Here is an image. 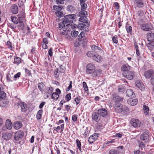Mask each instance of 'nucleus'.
<instances>
[{"label": "nucleus", "instance_id": "473e14b6", "mask_svg": "<svg viewBox=\"0 0 154 154\" xmlns=\"http://www.w3.org/2000/svg\"><path fill=\"white\" fill-rule=\"evenodd\" d=\"M93 59L97 62H100L102 60V58L101 57L98 55H95Z\"/></svg>", "mask_w": 154, "mask_h": 154}, {"label": "nucleus", "instance_id": "6e6552de", "mask_svg": "<svg viewBox=\"0 0 154 154\" xmlns=\"http://www.w3.org/2000/svg\"><path fill=\"white\" fill-rule=\"evenodd\" d=\"M123 75L124 77L128 79L131 80L133 78L134 76V74L133 72L129 71L124 72L123 73Z\"/></svg>", "mask_w": 154, "mask_h": 154}, {"label": "nucleus", "instance_id": "13d9d810", "mask_svg": "<svg viewBox=\"0 0 154 154\" xmlns=\"http://www.w3.org/2000/svg\"><path fill=\"white\" fill-rule=\"evenodd\" d=\"M139 147L141 148L142 149L143 148H144L145 147V144L142 141L139 142L138 143Z\"/></svg>", "mask_w": 154, "mask_h": 154}, {"label": "nucleus", "instance_id": "9d476101", "mask_svg": "<svg viewBox=\"0 0 154 154\" xmlns=\"http://www.w3.org/2000/svg\"><path fill=\"white\" fill-rule=\"evenodd\" d=\"M24 133L21 131H19L15 134L14 139L16 141H18L20 139H21L23 137Z\"/></svg>", "mask_w": 154, "mask_h": 154}, {"label": "nucleus", "instance_id": "4d7b16f0", "mask_svg": "<svg viewBox=\"0 0 154 154\" xmlns=\"http://www.w3.org/2000/svg\"><path fill=\"white\" fill-rule=\"evenodd\" d=\"M81 7V9H86L87 7V5L85 3H80Z\"/></svg>", "mask_w": 154, "mask_h": 154}, {"label": "nucleus", "instance_id": "20e7f679", "mask_svg": "<svg viewBox=\"0 0 154 154\" xmlns=\"http://www.w3.org/2000/svg\"><path fill=\"white\" fill-rule=\"evenodd\" d=\"M112 100L114 102V104L121 103L124 99L123 98L121 97L117 94L114 93L112 94Z\"/></svg>", "mask_w": 154, "mask_h": 154}, {"label": "nucleus", "instance_id": "0e129e2a", "mask_svg": "<svg viewBox=\"0 0 154 154\" xmlns=\"http://www.w3.org/2000/svg\"><path fill=\"white\" fill-rule=\"evenodd\" d=\"M7 80L9 82H12L13 80H11V74L8 73L7 76Z\"/></svg>", "mask_w": 154, "mask_h": 154}, {"label": "nucleus", "instance_id": "a18cd8bd", "mask_svg": "<svg viewBox=\"0 0 154 154\" xmlns=\"http://www.w3.org/2000/svg\"><path fill=\"white\" fill-rule=\"evenodd\" d=\"M86 54L88 57H92L93 59V58L94 57V56L95 55V54L93 53V52L92 51H88L87 53Z\"/></svg>", "mask_w": 154, "mask_h": 154}, {"label": "nucleus", "instance_id": "aec40b11", "mask_svg": "<svg viewBox=\"0 0 154 154\" xmlns=\"http://www.w3.org/2000/svg\"><path fill=\"white\" fill-rule=\"evenodd\" d=\"M11 11L12 13L16 14L18 12V9L16 5L13 4L11 8Z\"/></svg>", "mask_w": 154, "mask_h": 154}, {"label": "nucleus", "instance_id": "bf43d9fd", "mask_svg": "<svg viewBox=\"0 0 154 154\" xmlns=\"http://www.w3.org/2000/svg\"><path fill=\"white\" fill-rule=\"evenodd\" d=\"M7 45L8 46V48L9 49H12V46L11 43L9 41L7 42Z\"/></svg>", "mask_w": 154, "mask_h": 154}, {"label": "nucleus", "instance_id": "680f3d73", "mask_svg": "<svg viewBox=\"0 0 154 154\" xmlns=\"http://www.w3.org/2000/svg\"><path fill=\"white\" fill-rule=\"evenodd\" d=\"M21 75V73L20 72H18L14 76V80H16V79L20 77Z\"/></svg>", "mask_w": 154, "mask_h": 154}, {"label": "nucleus", "instance_id": "f03ea898", "mask_svg": "<svg viewBox=\"0 0 154 154\" xmlns=\"http://www.w3.org/2000/svg\"><path fill=\"white\" fill-rule=\"evenodd\" d=\"M76 17V16L75 14H69L65 16L63 20L65 24L68 25V26L72 23L73 20H75Z\"/></svg>", "mask_w": 154, "mask_h": 154}, {"label": "nucleus", "instance_id": "a878e982", "mask_svg": "<svg viewBox=\"0 0 154 154\" xmlns=\"http://www.w3.org/2000/svg\"><path fill=\"white\" fill-rule=\"evenodd\" d=\"M5 126L6 128L8 130L11 129L12 128V124L9 119H7L6 121Z\"/></svg>", "mask_w": 154, "mask_h": 154}, {"label": "nucleus", "instance_id": "8fccbe9b", "mask_svg": "<svg viewBox=\"0 0 154 154\" xmlns=\"http://www.w3.org/2000/svg\"><path fill=\"white\" fill-rule=\"evenodd\" d=\"M53 8L55 10H60L63 8L62 6L54 5L53 7Z\"/></svg>", "mask_w": 154, "mask_h": 154}, {"label": "nucleus", "instance_id": "052dcab7", "mask_svg": "<svg viewBox=\"0 0 154 154\" xmlns=\"http://www.w3.org/2000/svg\"><path fill=\"white\" fill-rule=\"evenodd\" d=\"M112 40L114 43L117 44L118 43V38L116 35L112 37Z\"/></svg>", "mask_w": 154, "mask_h": 154}, {"label": "nucleus", "instance_id": "423d86ee", "mask_svg": "<svg viewBox=\"0 0 154 154\" xmlns=\"http://www.w3.org/2000/svg\"><path fill=\"white\" fill-rule=\"evenodd\" d=\"M113 106L117 112L121 113L123 111V106L121 103L114 104Z\"/></svg>", "mask_w": 154, "mask_h": 154}, {"label": "nucleus", "instance_id": "72a5a7b5", "mask_svg": "<svg viewBox=\"0 0 154 154\" xmlns=\"http://www.w3.org/2000/svg\"><path fill=\"white\" fill-rule=\"evenodd\" d=\"M127 32L131 35L132 33V27L129 24H127L125 27Z\"/></svg>", "mask_w": 154, "mask_h": 154}, {"label": "nucleus", "instance_id": "dca6fc26", "mask_svg": "<svg viewBox=\"0 0 154 154\" xmlns=\"http://www.w3.org/2000/svg\"><path fill=\"white\" fill-rule=\"evenodd\" d=\"M147 36L148 41L151 42H154V33L152 32H149L147 33Z\"/></svg>", "mask_w": 154, "mask_h": 154}, {"label": "nucleus", "instance_id": "ea45409f", "mask_svg": "<svg viewBox=\"0 0 154 154\" xmlns=\"http://www.w3.org/2000/svg\"><path fill=\"white\" fill-rule=\"evenodd\" d=\"M91 48L92 51H96L98 50H100V48L97 46L95 45H93L91 47Z\"/></svg>", "mask_w": 154, "mask_h": 154}, {"label": "nucleus", "instance_id": "3c124183", "mask_svg": "<svg viewBox=\"0 0 154 154\" xmlns=\"http://www.w3.org/2000/svg\"><path fill=\"white\" fill-rule=\"evenodd\" d=\"M65 67L64 66L61 65L59 68V71L60 72H63L65 70Z\"/></svg>", "mask_w": 154, "mask_h": 154}, {"label": "nucleus", "instance_id": "de8ad7c7", "mask_svg": "<svg viewBox=\"0 0 154 154\" xmlns=\"http://www.w3.org/2000/svg\"><path fill=\"white\" fill-rule=\"evenodd\" d=\"M56 15L59 17H61L63 16V14L61 12L57 11L55 13Z\"/></svg>", "mask_w": 154, "mask_h": 154}, {"label": "nucleus", "instance_id": "6ab92c4d", "mask_svg": "<svg viewBox=\"0 0 154 154\" xmlns=\"http://www.w3.org/2000/svg\"><path fill=\"white\" fill-rule=\"evenodd\" d=\"M154 73L152 69H150L146 72L144 73V75L146 79H149L151 76Z\"/></svg>", "mask_w": 154, "mask_h": 154}, {"label": "nucleus", "instance_id": "774afa93", "mask_svg": "<svg viewBox=\"0 0 154 154\" xmlns=\"http://www.w3.org/2000/svg\"><path fill=\"white\" fill-rule=\"evenodd\" d=\"M150 82L152 85L154 86V75H152L151 77Z\"/></svg>", "mask_w": 154, "mask_h": 154}, {"label": "nucleus", "instance_id": "6e6d98bb", "mask_svg": "<svg viewBox=\"0 0 154 154\" xmlns=\"http://www.w3.org/2000/svg\"><path fill=\"white\" fill-rule=\"evenodd\" d=\"M60 72H58V69L55 70L54 72V77L56 78H57L59 77L60 73Z\"/></svg>", "mask_w": 154, "mask_h": 154}, {"label": "nucleus", "instance_id": "5fc2aeb1", "mask_svg": "<svg viewBox=\"0 0 154 154\" xmlns=\"http://www.w3.org/2000/svg\"><path fill=\"white\" fill-rule=\"evenodd\" d=\"M53 91V88L52 87H49L48 90L47 91L46 93L47 94H48L49 95H51Z\"/></svg>", "mask_w": 154, "mask_h": 154}, {"label": "nucleus", "instance_id": "37998d69", "mask_svg": "<svg viewBox=\"0 0 154 154\" xmlns=\"http://www.w3.org/2000/svg\"><path fill=\"white\" fill-rule=\"evenodd\" d=\"M143 109L144 111V113H145L146 115L147 114L149 110V107L146 105H144L143 106Z\"/></svg>", "mask_w": 154, "mask_h": 154}, {"label": "nucleus", "instance_id": "0eeeda50", "mask_svg": "<svg viewBox=\"0 0 154 154\" xmlns=\"http://www.w3.org/2000/svg\"><path fill=\"white\" fill-rule=\"evenodd\" d=\"M153 28L152 25L148 23H143L141 26V28L143 31H149L151 30Z\"/></svg>", "mask_w": 154, "mask_h": 154}, {"label": "nucleus", "instance_id": "79ce46f5", "mask_svg": "<svg viewBox=\"0 0 154 154\" xmlns=\"http://www.w3.org/2000/svg\"><path fill=\"white\" fill-rule=\"evenodd\" d=\"M6 97V94L3 91H1L0 92V101L1 100L5 98Z\"/></svg>", "mask_w": 154, "mask_h": 154}, {"label": "nucleus", "instance_id": "603ef678", "mask_svg": "<svg viewBox=\"0 0 154 154\" xmlns=\"http://www.w3.org/2000/svg\"><path fill=\"white\" fill-rule=\"evenodd\" d=\"M79 20L82 22L86 23L87 21V18L85 16L79 18Z\"/></svg>", "mask_w": 154, "mask_h": 154}, {"label": "nucleus", "instance_id": "864d4df0", "mask_svg": "<svg viewBox=\"0 0 154 154\" xmlns=\"http://www.w3.org/2000/svg\"><path fill=\"white\" fill-rule=\"evenodd\" d=\"M74 100L76 103V105H78L80 103L81 100L80 97H77Z\"/></svg>", "mask_w": 154, "mask_h": 154}, {"label": "nucleus", "instance_id": "4be33fe9", "mask_svg": "<svg viewBox=\"0 0 154 154\" xmlns=\"http://www.w3.org/2000/svg\"><path fill=\"white\" fill-rule=\"evenodd\" d=\"M131 67L128 64H125L123 65L121 67V69L122 71L124 72H129L128 71L130 69Z\"/></svg>", "mask_w": 154, "mask_h": 154}, {"label": "nucleus", "instance_id": "9b49d317", "mask_svg": "<svg viewBox=\"0 0 154 154\" xmlns=\"http://www.w3.org/2000/svg\"><path fill=\"white\" fill-rule=\"evenodd\" d=\"M130 123L131 125L135 128H138L140 126L141 122L137 119H132Z\"/></svg>", "mask_w": 154, "mask_h": 154}, {"label": "nucleus", "instance_id": "69168bd1", "mask_svg": "<svg viewBox=\"0 0 154 154\" xmlns=\"http://www.w3.org/2000/svg\"><path fill=\"white\" fill-rule=\"evenodd\" d=\"M66 98L67 101H69L71 99V94L69 93L67 94L66 96Z\"/></svg>", "mask_w": 154, "mask_h": 154}, {"label": "nucleus", "instance_id": "b1692460", "mask_svg": "<svg viewBox=\"0 0 154 154\" xmlns=\"http://www.w3.org/2000/svg\"><path fill=\"white\" fill-rule=\"evenodd\" d=\"M23 125L21 122L17 121L14 123V127L15 129L18 130Z\"/></svg>", "mask_w": 154, "mask_h": 154}, {"label": "nucleus", "instance_id": "7c9ffc66", "mask_svg": "<svg viewBox=\"0 0 154 154\" xmlns=\"http://www.w3.org/2000/svg\"><path fill=\"white\" fill-rule=\"evenodd\" d=\"M42 109H40L38 112L36 116V118L38 120H39L42 118Z\"/></svg>", "mask_w": 154, "mask_h": 154}, {"label": "nucleus", "instance_id": "412c9836", "mask_svg": "<svg viewBox=\"0 0 154 154\" xmlns=\"http://www.w3.org/2000/svg\"><path fill=\"white\" fill-rule=\"evenodd\" d=\"M14 63L17 65L20 63L23 62V60L20 57H18L16 56L14 57Z\"/></svg>", "mask_w": 154, "mask_h": 154}, {"label": "nucleus", "instance_id": "2eb2a0df", "mask_svg": "<svg viewBox=\"0 0 154 154\" xmlns=\"http://www.w3.org/2000/svg\"><path fill=\"white\" fill-rule=\"evenodd\" d=\"M97 112H94L92 115V119L96 122H99L100 119V116Z\"/></svg>", "mask_w": 154, "mask_h": 154}, {"label": "nucleus", "instance_id": "c85d7f7f", "mask_svg": "<svg viewBox=\"0 0 154 154\" xmlns=\"http://www.w3.org/2000/svg\"><path fill=\"white\" fill-rule=\"evenodd\" d=\"M137 99H134L131 98L129 100L128 102L131 105L134 106L137 103Z\"/></svg>", "mask_w": 154, "mask_h": 154}, {"label": "nucleus", "instance_id": "a211bd4d", "mask_svg": "<svg viewBox=\"0 0 154 154\" xmlns=\"http://www.w3.org/2000/svg\"><path fill=\"white\" fill-rule=\"evenodd\" d=\"M12 137V135L11 133L8 132H5L2 134V137L5 140H8L10 139Z\"/></svg>", "mask_w": 154, "mask_h": 154}, {"label": "nucleus", "instance_id": "bb28decb", "mask_svg": "<svg viewBox=\"0 0 154 154\" xmlns=\"http://www.w3.org/2000/svg\"><path fill=\"white\" fill-rule=\"evenodd\" d=\"M126 93V95L128 97H134V96L133 90L130 89H127Z\"/></svg>", "mask_w": 154, "mask_h": 154}, {"label": "nucleus", "instance_id": "cd10ccee", "mask_svg": "<svg viewBox=\"0 0 154 154\" xmlns=\"http://www.w3.org/2000/svg\"><path fill=\"white\" fill-rule=\"evenodd\" d=\"M87 25L84 24L83 23H80L78 24V25H77V27L80 30H82L84 29L85 26H88L89 25V24L88 23H86Z\"/></svg>", "mask_w": 154, "mask_h": 154}, {"label": "nucleus", "instance_id": "f704fd0d", "mask_svg": "<svg viewBox=\"0 0 154 154\" xmlns=\"http://www.w3.org/2000/svg\"><path fill=\"white\" fill-rule=\"evenodd\" d=\"M59 29H61L63 27H65V26H68V25H66L64 22V21L63 20V21L62 22L60 23L59 24Z\"/></svg>", "mask_w": 154, "mask_h": 154}, {"label": "nucleus", "instance_id": "338daca9", "mask_svg": "<svg viewBox=\"0 0 154 154\" xmlns=\"http://www.w3.org/2000/svg\"><path fill=\"white\" fill-rule=\"evenodd\" d=\"M76 142L77 146L78 147L81 146V142L78 139H77L76 140Z\"/></svg>", "mask_w": 154, "mask_h": 154}, {"label": "nucleus", "instance_id": "4468645a", "mask_svg": "<svg viewBox=\"0 0 154 154\" xmlns=\"http://www.w3.org/2000/svg\"><path fill=\"white\" fill-rule=\"evenodd\" d=\"M135 85L141 91H143L145 89L144 86L141 81H136L135 82Z\"/></svg>", "mask_w": 154, "mask_h": 154}, {"label": "nucleus", "instance_id": "e433bc0d", "mask_svg": "<svg viewBox=\"0 0 154 154\" xmlns=\"http://www.w3.org/2000/svg\"><path fill=\"white\" fill-rule=\"evenodd\" d=\"M26 0H19L18 4L20 7L24 8V3L25 2Z\"/></svg>", "mask_w": 154, "mask_h": 154}, {"label": "nucleus", "instance_id": "49530a36", "mask_svg": "<svg viewBox=\"0 0 154 154\" xmlns=\"http://www.w3.org/2000/svg\"><path fill=\"white\" fill-rule=\"evenodd\" d=\"M11 19L12 22L15 24L18 23L19 21V20H18V19L17 18L11 16Z\"/></svg>", "mask_w": 154, "mask_h": 154}, {"label": "nucleus", "instance_id": "f3484780", "mask_svg": "<svg viewBox=\"0 0 154 154\" xmlns=\"http://www.w3.org/2000/svg\"><path fill=\"white\" fill-rule=\"evenodd\" d=\"M18 106H20L21 108V110L22 112H25L27 109V105L24 102H21L20 103L18 104Z\"/></svg>", "mask_w": 154, "mask_h": 154}, {"label": "nucleus", "instance_id": "4c0bfd02", "mask_svg": "<svg viewBox=\"0 0 154 154\" xmlns=\"http://www.w3.org/2000/svg\"><path fill=\"white\" fill-rule=\"evenodd\" d=\"M134 46L136 50V54L137 56H139L140 55V54L139 49V47L137 45V43L136 42L134 43Z\"/></svg>", "mask_w": 154, "mask_h": 154}, {"label": "nucleus", "instance_id": "393cba45", "mask_svg": "<svg viewBox=\"0 0 154 154\" xmlns=\"http://www.w3.org/2000/svg\"><path fill=\"white\" fill-rule=\"evenodd\" d=\"M38 87L40 91L42 92L45 90V86L43 82H41L38 84Z\"/></svg>", "mask_w": 154, "mask_h": 154}, {"label": "nucleus", "instance_id": "2f4dec72", "mask_svg": "<svg viewBox=\"0 0 154 154\" xmlns=\"http://www.w3.org/2000/svg\"><path fill=\"white\" fill-rule=\"evenodd\" d=\"M59 97V95L56 92L53 93L51 94V98L52 99L55 100H57Z\"/></svg>", "mask_w": 154, "mask_h": 154}, {"label": "nucleus", "instance_id": "09e8293b", "mask_svg": "<svg viewBox=\"0 0 154 154\" xmlns=\"http://www.w3.org/2000/svg\"><path fill=\"white\" fill-rule=\"evenodd\" d=\"M83 87L84 89V90L85 91H87L88 89V86L87 85L86 83L85 82H83Z\"/></svg>", "mask_w": 154, "mask_h": 154}, {"label": "nucleus", "instance_id": "a19ab883", "mask_svg": "<svg viewBox=\"0 0 154 154\" xmlns=\"http://www.w3.org/2000/svg\"><path fill=\"white\" fill-rule=\"evenodd\" d=\"M85 9H81V11L79 13V14L81 16H86L87 15V12L85 11Z\"/></svg>", "mask_w": 154, "mask_h": 154}, {"label": "nucleus", "instance_id": "f8f14e48", "mask_svg": "<svg viewBox=\"0 0 154 154\" xmlns=\"http://www.w3.org/2000/svg\"><path fill=\"white\" fill-rule=\"evenodd\" d=\"M99 134L95 133L91 135L88 139V142L90 144L93 143L97 139Z\"/></svg>", "mask_w": 154, "mask_h": 154}, {"label": "nucleus", "instance_id": "c9c22d12", "mask_svg": "<svg viewBox=\"0 0 154 154\" xmlns=\"http://www.w3.org/2000/svg\"><path fill=\"white\" fill-rule=\"evenodd\" d=\"M67 10L71 12H72L75 10V8L71 5H69L68 6L66 7Z\"/></svg>", "mask_w": 154, "mask_h": 154}, {"label": "nucleus", "instance_id": "c756f323", "mask_svg": "<svg viewBox=\"0 0 154 154\" xmlns=\"http://www.w3.org/2000/svg\"><path fill=\"white\" fill-rule=\"evenodd\" d=\"M85 32L83 31L78 36L79 41L81 42L84 40L85 39Z\"/></svg>", "mask_w": 154, "mask_h": 154}, {"label": "nucleus", "instance_id": "7ed1b4c3", "mask_svg": "<svg viewBox=\"0 0 154 154\" xmlns=\"http://www.w3.org/2000/svg\"><path fill=\"white\" fill-rule=\"evenodd\" d=\"M150 137V135L149 131L146 130L140 135V139L144 141L145 143H147L149 141Z\"/></svg>", "mask_w": 154, "mask_h": 154}, {"label": "nucleus", "instance_id": "39448f33", "mask_svg": "<svg viewBox=\"0 0 154 154\" xmlns=\"http://www.w3.org/2000/svg\"><path fill=\"white\" fill-rule=\"evenodd\" d=\"M124 147L122 146H120L116 148V149H112L110 150L109 152V154H119L122 152V149Z\"/></svg>", "mask_w": 154, "mask_h": 154}, {"label": "nucleus", "instance_id": "c03bdc74", "mask_svg": "<svg viewBox=\"0 0 154 154\" xmlns=\"http://www.w3.org/2000/svg\"><path fill=\"white\" fill-rule=\"evenodd\" d=\"M78 31L73 30L71 31V34L72 37H76L78 35Z\"/></svg>", "mask_w": 154, "mask_h": 154}, {"label": "nucleus", "instance_id": "f257e3e1", "mask_svg": "<svg viewBox=\"0 0 154 154\" xmlns=\"http://www.w3.org/2000/svg\"><path fill=\"white\" fill-rule=\"evenodd\" d=\"M95 69L94 65L91 63L88 64L86 66V72L88 74H92L93 77H99L101 74V70L100 69Z\"/></svg>", "mask_w": 154, "mask_h": 154}, {"label": "nucleus", "instance_id": "58836bf2", "mask_svg": "<svg viewBox=\"0 0 154 154\" xmlns=\"http://www.w3.org/2000/svg\"><path fill=\"white\" fill-rule=\"evenodd\" d=\"M146 46L150 50L152 51L154 47V44L153 42H149L146 44Z\"/></svg>", "mask_w": 154, "mask_h": 154}, {"label": "nucleus", "instance_id": "1a4fd4ad", "mask_svg": "<svg viewBox=\"0 0 154 154\" xmlns=\"http://www.w3.org/2000/svg\"><path fill=\"white\" fill-rule=\"evenodd\" d=\"M17 16L19 23H21L25 21V15L24 10H22L17 15Z\"/></svg>", "mask_w": 154, "mask_h": 154}, {"label": "nucleus", "instance_id": "5701e85b", "mask_svg": "<svg viewBox=\"0 0 154 154\" xmlns=\"http://www.w3.org/2000/svg\"><path fill=\"white\" fill-rule=\"evenodd\" d=\"M134 3L136 6L139 8L143 7L144 5L142 0H135Z\"/></svg>", "mask_w": 154, "mask_h": 154}, {"label": "nucleus", "instance_id": "ddd939ff", "mask_svg": "<svg viewBox=\"0 0 154 154\" xmlns=\"http://www.w3.org/2000/svg\"><path fill=\"white\" fill-rule=\"evenodd\" d=\"M97 112L100 116L105 117L107 115V111L105 108L99 109L97 110Z\"/></svg>", "mask_w": 154, "mask_h": 154}, {"label": "nucleus", "instance_id": "e2e57ef3", "mask_svg": "<svg viewBox=\"0 0 154 154\" xmlns=\"http://www.w3.org/2000/svg\"><path fill=\"white\" fill-rule=\"evenodd\" d=\"M137 15L139 17H142L143 15V11L140 10L137 11Z\"/></svg>", "mask_w": 154, "mask_h": 154}]
</instances>
